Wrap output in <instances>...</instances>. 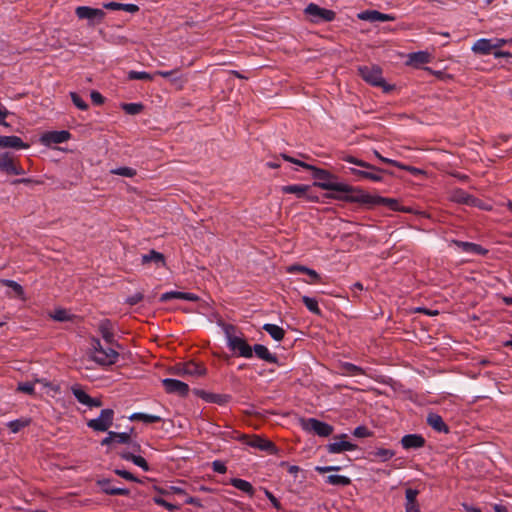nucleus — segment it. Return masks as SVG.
Wrapping results in <instances>:
<instances>
[{
    "label": "nucleus",
    "mask_w": 512,
    "mask_h": 512,
    "mask_svg": "<svg viewBox=\"0 0 512 512\" xmlns=\"http://www.w3.org/2000/svg\"><path fill=\"white\" fill-rule=\"evenodd\" d=\"M313 185L331 191L332 193L327 194V197L334 200L363 204L361 199L366 196V192L363 190L344 183L314 182Z\"/></svg>",
    "instance_id": "1"
},
{
    "label": "nucleus",
    "mask_w": 512,
    "mask_h": 512,
    "mask_svg": "<svg viewBox=\"0 0 512 512\" xmlns=\"http://www.w3.org/2000/svg\"><path fill=\"white\" fill-rule=\"evenodd\" d=\"M341 159L347 163L356 165L361 168L358 169L351 167L348 169L349 173L355 177L356 181L370 180L372 182H381L383 180V177L380 174L382 170L375 167L374 165L364 160L358 159L352 155H343Z\"/></svg>",
    "instance_id": "2"
},
{
    "label": "nucleus",
    "mask_w": 512,
    "mask_h": 512,
    "mask_svg": "<svg viewBox=\"0 0 512 512\" xmlns=\"http://www.w3.org/2000/svg\"><path fill=\"white\" fill-rule=\"evenodd\" d=\"M358 73L364 81L372 86L382 87L385 92L392 89V87L386 84L383 79L382 70L379 66H360L358 68Z\"/></svg>",
    "instance_id": "3"
},
{
    "label": "nucleus",
    "mask_w": 512,
    "mask_h": 512,
    "mask_svg": "<svg viewBox=\"0 0 512 512\" xmlns=\"http://www.w3.org/2000/svg\"><path fill=\"white\" fill-rule=\"evenodd\" d=\"M300 425L304 431L314 433L320 437H328L334 431L332 425L316 418H302L300 419Z\"/></svg>",
    "instance_id": "4"
},
{
    "label": "nucleus",
    "mask_w": 512,
    "mask_h": 512,
    "mask_svg": "<svg viewBox=\"0 0 512 512\" xmlns=\"http://www.w3.org/2000/svg\"><path fill=\"white\" fill-rule=\"evenodd\" d=\"M169 372L171 374L177 376H192V377H201L204 376L207 372L205 366L201 363H197L194 361H188L185 363H178L172 368H170Z\"/></svg>",
    "instance_id": "5"
},
{
    "label": "nucleus",
    "mask_w": 512,
    "mask_h": 512,
    "mask_svg": "<svg viewBox=\"0 0 512 512\" xmlns=\"http://www.w3.org/2000/svg\"><path fill=\"white\" fill-rule=\"evenodd\" d=\"M114 420V410L107 408L100 412L97 418L90 419L87 426L96 432H106L111 427Z\"/></svg>",
    "instance_id": "6"
},
{
    "label": "nucleus",
    "mask_w": 512,
    "mask_h": 512,
    "mask_svg": "<svg viewBox=\"0 0 512 512\" xmlns=\"http://www.w3.org/2000/svg\"><path fill=\"white\" fill-rule=\"evenodd\" d=\"M75 14L79 19L88 20L89 25H98L102 23L106 16L104 10L89 6H78L75 9Z\"/></svg>",
    "instance_id": "7"
},
{
    "label": "nucleus",
    "mask_w": 512,
    "mask_h": 512,
    "mask_svg": "<svg viewBox=\"0 0 512 512\" xmlns=\"http://www.w3.org/2000/svg\"><path fill=\"white\" fill-rule=\"evenodd\" d=\"M226 334L227 344L230 350L237 352L240 357L251 358L253 356V347H251L244 338L231 335L228 331H226Z\"/></svg>",
    "instance_id": "8"
},
{
    "label": "nucleus",
    "mask_w": 512,
    "mask_h": 512,
    "mask_svg": "<svg viewBox=\"0 0 512 512\" xmlns=\"http://www.w3.org/2000/svg\"><path fill=\"white\" fill-rule=\"evenodd\" d=\"M238 439L240 441H244L250 447L257 448L269 454H276L278 451L277 447L272 441L257 435L249 438L247 435L243 434Z\"/></svg>",
    "instance_id": "9"
},
{
    "label": "nucleus",
    "mask_w": 512,
    "mask_h": 512,
    "mask_svg": "<svg viewBox=\"0 0 512 512\" xmlns=\"http://www.w3.org/2000/svg\"><path fill=\"white\" fill-rule=\"evenodd\" d=\"M305 14L308 15L313 22H331L336 16L334 11L321 8L314 3L307 5L305 8Z\"/></svg>",
    "instance_id": "10"
},
{
    "label": "nucleus",
    "mask_w": 512,
    "mask_h": 512,
    "mask_svg": "<svg viewBox=\"0 0 512 512\" xmlns=\"http://www.w3.org/2000/svg\"><path fill=\"white\" fill-rule=\"evenodd\" d=\"M281 191L285 194H295L297 198H305L311 202H318V196L310 193V186L303 184H291L282 186Z\"/></svg>",
    "instance_id": "11"
},
{
    "label": "nucleus",
    "mask_w": 512,
    "mask_h": 512,
    "mask_svg": "<svg viewBox=\"0 0 512 512\" xmlns=\"http://www.w3.org/2000/svg\"><path fill=\"white\" fill-rule=\"evenodd\" d=\"M347 434H340L334 437V442L329 443L326 448L329 453H341L344 451H354L357 445L347 441Z\"/></svg>",
    "instance_id": "12"
},
{
    "label": "nucleus",
    "mask_w": 512,
    "mask_h": 512,
    "mask_svg": "<svg viewBox=\"0 0 512 512\" xmlns=\"http://www.w3.org/2000/svg\"><path fill=\"white\" fill-rule=\"evenodd\" d=\"M361 200L363 201V205H385L393 211H405L404 209L400 208V204L396 199L385 198L381 196H373L366 193L365 198H362Z\"/></svg>",
    "instance_id": "13"
},
{
    "label": "nucleus",
    "mask_w": 512,
    "mask_h": 512,
    "mask_svg": "<svg viewBox=\"0 0 512 512\" xmlns=\"http://www.w3.org/2000/svg\"><path fill=\"white\" fill-rule=\"evenodd\" d=\"M162 385L168 394H176L185 397L189 393L188 384L177 379L165 378L162 380Z\"/></svg>",
    "instance_id": "14"
},
{
    "label": "nucleus",
    "mask_w": 512,
    "mask_h": 512,
    "mask_svg": "<svg viewBox=\"0 0 512 512\" xmlns=\"http://www.w3.org/2000/svg\"><path fill=\"white\" fill-rule=\"evenodd\" d=\"M71 134L66 130L61 131H49L42 134L40 138V142L45 146H50L52 144H60L69 140Z\"/></svg>",
    "instance_id": "15"
},
{
    "label": "nucleus",
    "mask_w": 512,
    "mask_h": 512,
    "mask_svg": "<svg viewBox=\"0 0 512 512\" xmlns=\"http://www.w3.org/2000/svg\"><path fill=\"white\" fill-rule=\"evenodd\" d=\"M71 391L77 401L83 405H86L90 408L92 407H101L102 401L100 398H93L88 395L80 385H74L71 387Z\"/></svg>",
    "instance_id": "16"
},
{
    "label": "nucleus",
    "mask_w": 512,
    "mask_h": 512,
    "mask_svg": "<svg viewBox=\"0 0 512 512\" xmlns=\"http://www.w3.org/2000/svg\"><path fill=\"white\" fill-rule=\"evenodd\" d=\"M119 354L113 348H106L98 353H92L91 358L102 366H109L116 363Z\"/></svg>",
    "instance_id": "17"
},
{
    "label": "nucleus",
    "mask_w": 512,
    "mask_h": 512,
    "mask_svg": "<svg viewBox=\"0 0 512 512\" xmlns=\"http://www.w3.org/2000/svg\"><path fill=\"white\" fill-rule=\"evenodd\" d=\"M119 354L113 348H106L98 353H92L91 358L102 366H109L116 363Z\"/></svg>",
    "instance_id": "18"
},
{
    "label": "nucleus",
    "mask_w": 512,
    "mask_h": 512,
    "mask_svg": "<svg viewBox=\"0 0 512 512\" xmlns=\"http://www.w3.org/2000/svg\"><path fill=\"white\" fill-rule=\"evenodd\" d=\"M359 19L369 22H387L394 21L395 16L384 14L376 10H366L358 14Z\"/></svg>",
    "instance_id": "19"
},
{
    "label": "nucleus",
    "mask_w": 512,
    "mask_h": 512,
    "mask_svg": "<svg viewBox=\"0 0 512 512\" xmlns=\"http://www.w3.org/2000/svg\"><path fill=\"white\" fill-rule=\"evenodd\" d=\"M425 439L420 434H407L402 437L401 445L404 449H420L425 445Z\"/></svg>",
    "instance_id": "20"
},
{
    "label": "nucleus",
    "mask_w": 512,
    "mask_h": 512,
    "mask_svg": "<svg viewBox=\"0 0 512 512\" xmlns=\"http://www.w3.org/2000/svg\"><path fill=\"white\" fill-rule=\"evenodd\" d=\"M97 486L100 487L101 491L107 495H123L128 496L130 490L126 488H116L111 486L110 479H98L96 481Z\"/></svg>",
    "instance_id": "21"
},
{
    "label": "nucleus",
    "mask_w": 512,
    "mask_h": 512,
    "mask_svg": "<svg viewBox=\"0 0 512 512\" xmlns=\"http://www.w3.org/2000/svg\"><path fill=\"white\" fill-rule=\"evenodd\" d=\"M171 299H180V300L196 302L199 300V297L194 293L178 292V291L166 292V293H163L160 297L161 302H167Z\"/></svg>",
    "instance_id": "22"
},
{
    "label": "nucleus",
    "mask_w": 512,
    "mask_h": 512,
    "mask_svg": "<svg viewBox=\"0 0 512 512\" xmlns=\"http://www.w3.org/2000/svg\"><path fill=\"white\" fill-rule=\"evenodd\" d=\"M431 59V54L426 51L412 52L408 54L407 64L414 67H419L423 64L430 63Z\"/></svg>",
    "instance_id": "23"
},
{
    "label": "nucleus",
    "mask_w": 512,
    "mask_h": 512,
    "mask_svg": "<svg viewBox=\"0 0 512 512\" xmlns=\"http://www.w3.org/2000/svg\"><path fill=\"white\" fill-rule=\"evenodd\" d=\"M29 145L18 136H0V148L26 149Z\"/></svg>",
    "instance_id": "24"
},
{
    "label": "nucleus",
    "mask_w": 512,
    "mask_h": 512,
    "mask_svg": "<svg viewBox=\"0 0 512 512\" xmlns=\"http://www.w3.org/2000/svg\"><path fill=\"white\" fill-rule=\"evenodd\" d=\"M252 350L259 359L268 363L278 364L277 356L272 354L266 346L262 344H255Z\"/></svg>",
    "instance_id": "25"
},
{
    "label": "nucleus",
    "mask_w": 512,
    "mask_h": 512,
    "mask_svg": "<svg viewBox=\"0 0 512 512\" xmlns=\"http://www.w3.org/2000/svg\"><path fill=\"white\" fill-rule=\"evenodd\" d=\"M454 245L457 247V251L460 253L467 254H486L487 251L483 249L480 245L470 243V242H461L455 241Z\"/></svg>",
    "instance_id": "26"
},
{
    "label": "nucleus",
    "mask_w": 512,
    "mask_h": 512,
    "mask_svg": "<svg viewBox=\"0 0 512 512\" xmlns=\"http://www.w3.org/2000/svg\"><path fill=\"white\" fill-rule=\"evenodd\" d=\"M427 423L437 432L448 433L449 427L443 421L442 417L436 413H430L427 416Z\"/></svg>",
    "instance_id": "27"
},
{
    "label": "nucleus",
    "mask_w": 512,
    "mask_h": 512,
    "mask_svg": "<svg viewBox=\"0 0 512 512\" xmlns=\"http://www.w3.org/2000/svg\"><path fill=\"white\" fill-rule=\"evenodd\" d=\"M452 200L457 203L466 204L470 206H475L477 202V199L475 197H473L472 195H470L469 193L465 192L462 189H456L453 191Z\"/></svg>",
    "instance_id": "28"
},
{
    "label": "nucleus",
    "mask_w": 512,
    "mask_h": 512,
    "mask_svg": "<svg viewBox=\"0 0 512 512\" xmlns=\"http://www.w3.org/2000/svg\"><path fill=\"white\" fill-rule=\"evenodd\" d=\"M99 331L106 343L112 344L114 341L113 325L109 319H104L99 323Z\"/></svg>",
    "instance_id": "29"
},
{
    "label": "nucleus",
    "mask_w": 512,
    "mask_h": 512,
    "mask_svg": "<svg viewBox=\"0 0 512 512\" xmlns=\"http://www.w3.org/2000/svg\"><path fill=\"white\" fill-rule=\"evenodd\" d=\"M472 51L475 54L489 55L493 53L490 39L481 38L478 39L472 46Z\"/></svg>",
    "instance_id": "30"
},
{
    "label": "nucleus",
    "mask_w": 512,
    "mask_h": 512,
    "mask_svg": "<svg viewBox=\"0 0 512 512\" xmlns=\"http://www.w3.org/2000/svg\"><path fill=\"white\" fill-rule=\"evenodd\" d=\"M287 272H289V273H294V272L305 273V275H309L311 277V281L309 283H318L321 280L320 275L315 270L310 269L303 265H291L287 268Z\"/></svg>",
    "instance_id": "31"
},
{
    "label": "nucleus",
    "mask_w": 512,
    "mask_h": 512,
    "mask_svg": "<svg viewBox=\"0 0 512 512\" xmlns=\"http://www.w3.org/2000/svg\"><path fill=\"white\" fill-rule=\"evenodd\" d=\"M16 161L9 152L0 153V170L6 174H11Z\"/></svg>",
    "instance_id": "32"
},
{
    "label": "nucleus",
    "mask_w": 512,
    "mask_h": 512,
    "mask_svg": "<svg viewBox=\"0 0 512 512\" xmlns=\"http://www.w3.org/2000/svg\"><path fill=\"white\" fill-rule=\"evenodd\" d=\"M0 285L11 288L13 296L18 297L21 300H25V293L23 287L14 280L0 279Z\"/></svg>",
    "instance_id": "33"
},
{
    "label": "nucleus",
    "mask_w": 512,
    "mask_h": 512,
    "mask_svg": "<svg viewBox=\"0 0 512 512\" xmlns=\"http://www.w3.org/2000/svg\"><path fill=\"white\" fill-rule=\"evenodd\" d=\"M263 330L266 331L275 341L283 340L285 331L283 328L276 324L266 323L263 325Z\"/></svg>",
    "instance_id": "34"
},
{
    "label": "nucleus",
    "mask_w": 512,
    "mask_h": 512,
    "mask_svg": "<svg viewBox=\"0 0 512 512\" xmlns=\"http://www.w3.org/2000/svg\"><path fill=\"white\" fill-rule=\"evenodd\" d=\"M230 484L238 490L252 496L254 494V488L252 484L246 480L240 478H232Z\"/></svg>",
    "instance_id": "35"
},
{
    "label": "nucleus",
    "mask_w": 512,
    "mask_h": 512,
    "mask_svg": "<svg viewBox=\"0 0 512 512\" xmlns=\"http://www.w3.org/2000/svg\"><path fill=\"white\" fill-rule=\"evenodd\" d=\"M199 395L205 399L207 402H211V403H217V404H225L229 401V396L228 395H223V394H215V393H206L204 391H201L199 392Z\"/></svg>",
    "instance_id": "36"
},
{
    "label": "nucleus",
    "mask_w": 512,
    "mask_h": 512,
    "mask_svg": "<svg viewBox=\"0 0 512 512\" xmlns=\"http://www.w3.org/2000/svg\"><path fill=\"white\" fill-rule=\"evenodd\" d=\"M129 418L131 421H142L146 424L159 423L162 421L160 416L140 412L132 414Z\"/></svg>",
    "instance_id": "37"
},
{
    "label": "nucleus",
    "mask_w": 512,
    "mask_h": 512,
    "mask_svg": "<svg viewBox=\"0 0 512 512\" xmlns=\"http://www.w3.org/2000/svg\"><path fill=\"white\" fill-rule=\"evenodd\" d=\"M312 176L316 182H333L336 177L331 174L329 171L317 168L314 166V169H312Z\"/></svg>",
    "instance_id": "38"
},
{
    "label": "nucleus",
    "mask_w": 512,
    "mask_h": 512,
    "mask_svg": "<svg viewBox=\"0 0 512 512\" xmlns=\"http://www.w3.org/2000/svg\"><path fill=\"white\" fill-rule=\"evenodd\" d=\"M30 423H31V419L20 418V419H16V420H12V421L8 422L7 426L12 433H17L21 429L29 426Z\"/></svg>",
    "instance_id": "39"
},
{
    "label": "nucleus",
    "mask_w": 512,
    "mask_h": 512,
    "mask_svg": "<svg viewBox=\"0 0 512 512\" xmlns=\"http://www.w3.org/2000/svg\"><path fill=\"white\" fill-rule=\"evenodd\" d=\"M326 482L334 486L345 487L350 485L351 479L343 475H329L326 478Z\"/></svg>",
    "instance_id": "40"
},
{
    "label": "nucleus",
    "mask_w": 512,
    "mask_h": 512,
    "mask_svg": "<svg viewBox=\"0 0 512 512\" xmlns=\"http://www.w3.org/2000/svg\"><path fill=\"white\" fill-rule=\"evenodd\" d=\"M51 318L58 322H67L72 321L74 315L70 314L68 310L59 308L56 309L52 314H50Z\"/></svg>",
    "instance_id": "41"
},
{
    "label": "nucleus",
    "mask_w": 512,
    "mask_h": 512,
    "mask_svg": "<svg viewBox=\"0 0 512 512\" xmlns=\"http://www.w3.org/2000/svg\"><path fill=\"white\" fill-rule=\"evenodd\" d=\"M302 301H303L304 305L306 306V308L311 313H314L316 315H320L321 314V310H320V308L318 306V301L315 298H312V297H309V296H303L302 297Z\"/></svg>",
    "instance_id": "42"
},
{
    "label": "nucleus",
    "mask_w": 512,
    "mask_h": 512,
    "mask_svg": "<svg viewBox=\"0 0 512 512\" xmlns=\"http://www.w3.org/2000/svg\"><path fill=\"white\" fill-rule=\"evenodd\" d=\"M371 454L385 462L395 456V451L386 448H377L375 451L371 452Z\"/></svg>",
    "instance_id": "43"
},
{
    "label": "nucleus",
    "mask_w": 512,
    "mask_h": 512,
    "mask_svg": "<svg viewBox=\"0 0 512 512\" xmlns=\"http://www.w3.org/2000/svg\"><path fill=\"white\" fill-rule=\"evenodd\" d=\"M128 79L129 80H144V81H152L154 76L148 72L145 71H134L131 70L128 72Z\"/></svg>",
    "instance_id": "44"
},
{
    "label": "nucleus",
    "mask_w": 512,
    "mask_h": 512,
    "mask_svg": "<svg viewBox=\"0 0 512 512\" xmlns=\"http://www.w3.org/2000/svg\"><path fill=\"white\" fill-rule=\"evenodd\" d=\"M113 175H119L123 177L132 178L137 174V171L131 167H119L110 170Z\"/></svg>",
    "instance_id": "45"
},
{
    "label": "nucleus",
    "mask_w": 512,
    "mask_h": 512,
    "mask_svg": "<svg viewBox=\"0 0 512 512\" xmlns=\"http://www.w3.org/2000/svg\"><path fill=\"white\" fill-rule=\"evenodd\" d=\"M342 369L344 370L345 373L350 374V375H364L365 374V371L363 368H361L355 364L349 363V362L343 363Z\"/></svg>",
    "instance_id": "46"
},
{
    "label": "nucleus",
    "mask_w": 512,
    "mask_h": 512,
    "mask_svg": "<svg viewBox=\"0 0 512 512\" xmlns=\"http://www.w3.org/2000/svg\"><path fill=\"white\" fill-rule=\"evenodd\" d=\"M281 157H282L285 161H288V162H291V163H293V164H296V165H298V166H300V167H302V168H304V169H306V170H310V171H312V169H314V166H313V165L308 164V163H306V162H303V161H301V160H299V159H296V158H294V157H291V156H289V155H287V154H281Z\"/></svg>",
    "instance_id": "47"
},
{
    "label": "nucleus",
    "mask_w": 512,
    "mask_h": 512,
    "mask_svg": "<svg viewBox=\"0 0 512 512\" xmlns=\"http://www.w3.org/2000/svg\"><path fill=\"white\" fill-rule=\"evenodd\" d=\"M70 96H71V100H72L73 104L78 109L84 110V111L88 109V104L79 94H77L75 92H71Z\"/></svg>",
    "instance_id": "48"
},
{
    "label": "nucleus",
    "mask_w": 512,
    "mask_h": 512,
    "mask_svg": "<svg viewBox=\"0 0 512 512\" xmlns=\"http://www.w3.org/2000/svg\"><path fill=\"white\" fill-rule=\"evenodd\" d=\"M112 436L114 437V443L130 444L131 442L130 434L126 432L118 433L112 431Z\"/></svg>",
    "instance_id": "49"
},
{
    "label": "nucleus",
    "mask_w": 512,
    "mask_h": 512,
    "mask_svg": "<svg viewBox=\"0 0 512 512\" xmlns=\"http://www.w3.org/2000/svg\"><path fill=\"white\" fill-rule=\"evenodd\" d=\"M153 501H154V503H156L157 505L164 507L166 510H168V511H170V512H174V511H176V510H178V509H179V507H178L177 505L172 504V503H170V502H167L166 500H164V499H163V498H161V497H157V496H156V497H154V498H153Z\"/></svg>",
    "instance_id": "50"
},
{
    "label": "nucleus",
    "mask_w": 512,
    "mask_h": 512,
    "mask_svg": "<svg viewBox=\"0 0 512 512\" xmlns=\"http://www.w3.org/2000/svg\"><path fill=\"white\" fill-rule=\"evenodd\" d=\"M142 108H143L142 104H139V103H126L123 105V110L127 114H130V115H136V114L140 113Z\"/></svg>",
    "instance_id": "51"
},
{
    "label": "nucleus",
    "mask_w": 512,
    "mask_h": 512,
    "mask_svg": "<svg viewBox=\"0 0 512 512\" xmlns=\"http://www.w3.org/2000/svg\"><path fill=\"white\" fill-rule=\"evenodd\" d=\"M419 494V491L416 489L408 488L405 491V505L415 504L417 502V496Z\"/></svg>",
    "instance_id": "52"
},
{
    "label": "nucleus",
    "mask_w": 512,
    "mask_h": 512,
    "mask_svg": "<svg viewBox=\"0 0 512 512\" xmlns=\"http://www.w3.org/2000/svg\"><path fill=\"white\" fill-rule=\"evenodd\" d=\"M17 391L26 393L31 396L35 395L34 385H33V383H30V382L19 383L17 386Z\"/></svg>",
    "instance_id": "53"
},
{
    "label": "nucleus",
    "mask_w": 512,
    "mask_h": 512,
    "mask_svg": "<svg viewBox=\"0 0 512 512\" xmlns=\"http://www.w3.org/2000/svg\"><path fill=\"white\" fill-rule=\"evenodd\" d=\"M114 473L122 478H124L125 480H128V481H133V482H140V480L138 478H136L132 473H130L129 471L127 470H124V469H115L114 470Z\"/></svg>",
    "instance_id": "54"
},
{
    "label": "nucleus",
    "mask_w": 512,
    "mask_h": 512,
    "mask_svg": "<svg viewBox=\"0 0 512 512\" xmlns=\"http://www.w3.org/2000/svg\"><path fill=\"white\" fill-rule=\"evenodd\" d=\"M353 435L358 438H364L371 436V432L368 430L366 426H358L354 429Z\"/></svg>",
    "instance_id": "55"
},
{
    "label": "nucleus",
    "mask_w": 512,
    "mask_h": 512,
    "mask_svg": "<svg viewBox=\"0 0 512 512\" xmlns=\"http://www.w3.org/2000/svg\"><path fill=\"white\" fill-rule=\"evenodd\" d=\"M131 462H133L135 465L141 467L144 471L149 470V465L147 461L142 456L135 455L131 458Z\"/></svg>",
    "instance_id": "56"
},
{
    "label": "nucleus",
    "mask_w": 512,
    "mask_h": 512,
    "mask_svg": "<svg viewBox=\"0 0 512 512\" xmlns=\"http://www.w3.org/2000/svg\"><path fill=\"white\" fill-rule=\"evenodd\" d=\"M212 469L214 472H217L220 474H224L227 471V467H226L225 463H223L222 461H219V460H215L212 463Z\"/></svg>",
    "instance_id": "57"
},
{
    "label": "nucleus",
    "mask_w": 512,
    "mask_h": 512,
    "mask_svg": "<svg viewBox=\"0 0 512 512\" xmlns=\"http://www.w3.org/2000/svg\"><path fill=\"white\" fill-rule=\"evenodd\" d=\"M281 467H286L289 474H292L294 477L297 476V473L301 470L297 465H289L286 461H282L280 463Z\"/></svg>",
    "instance_id": "58"
},
{
    "label": "nucleus",
    "mask_w": 512,
    "mask_h": 512,
    "mask_svg": "<svg viewBox=\"0 0 512 512\" xmlns=\"http://www.w3.org/2000/svg\"><path fill=\"white\" fill-rule=\"evenodd\" d=\"M143 299V294L140 293V292H137L131 296H129L127 299H126V303H128L129 305L133 306V305H136L138 304L141 300Z\"/></svg>",
    "instance_id": "59"
},
{
    "label": "nucleus",
    "mask_w": 512,
    "mask_h": 512,
    "mask_svg": "<svg viewBox=\"0 0 512 512\" xmlns=\"http://www.w3.org/2000/svg\"><path fill=\"white\" fill-rule=\"evenodd\" d=\"M264 493H265L266 497L269 499V501L271 502V504L273 505L274 508H276V509H280L281 508V504H280L279 500L273 495L272 492H270L269 490L265 489Z\"/></svg>",
    "instance_id": "60"
},
{
    "label": "nucleus",
    "mask_w": 512,
    "mask_h": 512,
    "mask_svg": "<svg viewBox=\"0 0 512 512\" xmlns=\"http://www.w3.org/2000/svg\"><path fill=\"white\" fill-rule=\"evenodd\" d=\"M151 261H154L156 263L157 267L166 265L165 258H142L143 265H146V264L150 263Z\"/></svg>",
    "instance_id": "61"
},
{
    "label": "nucleus",
    "mask_w": 512,
    "mask_h": 512,
    "mask_svg": "<svg viewBox=\"0 0 512 512\" xmlns=\"http://www.w3.org/2000/svg\"><path fill=\"white\" fill-rule=\"evenodd\" d=\"M315 470L320 474H324V473H328V472H332V471H338V470H340V467L339 466H317L315 468Z\"/></svg>",
    "instance_id": "62"
},
{
    "label": "nucleus",
    "mask_w": 512,
    "mask_h": 512,
    "mask_svg": "<svg viewBox=\"0 0 512 512\" xmlns=\"http://www.w3.org/2000/svg\"><path fill=\"white\" fill-rule=\"evenodd\" d=\"M490 41H491L493 51L498 50L500 47H502L503 45H505L507 43V40L501 39V38H493V39H490Z\"/></svg>",
    "instance_id": "63"
},
{
    "label": "nucleus",
    "mask_w": 512,
    "mask_h": 512,
    "mask_svg": "<svg viewBox=\"0 0 512 512\" xmlns=\"http://www.w3.org/2000/svg\"><path fill=\"white\" fill-rule=\"evenodd\" d=\"M91 100L95 105H101L104 103V97L97 91L91 92Z\"/></svg>",
    "instance_id": "64"
}]
</instances>
